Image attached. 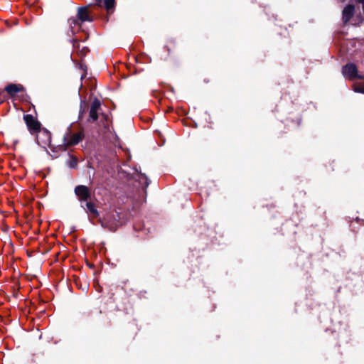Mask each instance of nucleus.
Here are the masks:
<instances>
[{
    "label": "nucleus",
    "instance_id": "20e7f679",
    "mask_svg": "<svg viewBox=\"0 0 364 364\" xmlns=\"http://www.w3.org/2000/svg\"><path fill=\"white\" fill-rule=\"evenodd\" d=\"M23 120L31 134L34 135L41 131V123L37 120V119H36L32 114H24Z\"/></svg>",
    "mask_w": 364,
    "mask_h": 364
},
{
    "label": "nucleus",
    "instance_id": "5701e85b",
    "mask_svg": "<svg viewBox=\"0 0 364 364\" xmlns=\"http://www.w3.org/2000/svg\"><path fill=\"white\" fill-rule=\"evenodd\" d=\"M82 316L86 318H89L91 316V312L83 313Z\"/></svg>",
    "mask_w": 364,
    "mask_h": 364
},
{
    "label": "nucleus",
    "instance_id": "7ed1b4c3",
    "mask_svg": "<svg viewBox=\"0 0 364 364\" xmlns=\"http://www.w3.org/2000/svg\"><path fill=\"white\" fill-rule=\"evenodd\" d=\"M120 215L117 211L107 215L103 219L99 218V223L103 228L109 229L112 232L117 230L120 224Z\"/></svg>",
    "mask_w": 364,
    "mask_h": 364
},
{
    "label": "nucleus",
    "instance_id": "f3484780",
    "mask_svg": "<svg viewBox=\"0 0 364 364\" xmlns=\"http://www.w3.org/2000/svg\"><path fill=\"white\" fill-rule=\"evenodd\" d=\"M356 18L358 20V23H355L353 25L356 26H360V24L363 22L364 18L360 14L356 16Z\"/></svg>",
    "mask_w": 364,
    "mask_h": 364
},
{
    "label": "nucleus",
    "instance_id": "0eeeda50",
    "mask_svg": "<svg viewBox=\"0 0 364 364\" xmlns=\"http://www.w3.org/2000/svg\"><path fill=\"white\" fill-rule=\"evenodd\" d=\"M101 107V102L97 98H95L92 101L90 112H89V118L87 121L89 122H95L98 119V110Z\"/></svg>",
    "mask_w": 364,
    "mask_h": 364
},
{
    "label": "nucleus",
    "instance_id": "9b49d317",
    "mask_svg": "<svg viewBox=\"0 0 364 364\" xmlns=\"http://www.w3.org/2000/svg\"><path fill=\"white\" fill-rule=\"evenodd\" d=\"M5 91L11 96L14 97L18 92L24 91V87L22 85L9 84L5 87Z\"/></svg>",
    "mask_w": 364,
    "mask_h": 364
},
{
    "label": "nucleus",
    "instance_id": "f257e3e1",
    "mask_svg": "<svg viewBox=\"0 0 364 364\" xmlns=\"http://www.w3.org/2000/svg\"><path fill=\"white\" fill-rule=\"evenodd\" d=\"M94 18L91 16L88 11L87 6L79 7L77 9L76 18H70L68 19V23L70 27V31L73 34H75L81 28V25L85 21L92 22Z\"/></svg>",
    "mask_w": 364,
    "mask_h": 364
},
{
    "label": "nucleus",
    "instance_id": "9d476101",
    "mask_svg": "<svg viewBox=\"0 0 364 364\" xmlns=\"http://www.w3.org/2000/svg\"><path fill=\"white\" fill-rule=\"evenodd\" d=\"M40 135L37 136L38 143L41 146L48 145L51 142V133L45 128L41 129L39 132Z\"/></svg>",
    "mask_w": 364,
    "mask_h": 364
},
{
    "label": "nucleus",
    "instance_id": "dca6fc26",
    "mask_svg": "<svg viewBox=\"0 0 364 364\" xmlns=\"http://www.w3.org/2000/svg\"><path fill=\"white\" fill-rule=\"evenodd\" d=\"M73 48L78 52L80 49V43L77 39H73Z\"/></svg>",
    "mask_w": 364,
    "mask_h": 364
},
{
    "label": "nucleus",
    "instance_id": "ddd939ff",
    "mask_svg": "<svg viewBox=\"0 0 364 364\" xmlns=\"http://www.w3.org/2000/svg\"><path fill=\"white\" fill-rule=\"evenodd\" d=\"M87 105L84 101H81L79 110V119H81L82 115L86 112Z\"/></svg>",
    "mask_w": 364,
    "mask_h": 364
},
{
    "label": "nucleus",
    "instance_id": "6e6552de",
    "mask_svg": "<svg viewBox=\"0 0 364 364\" xmlns=\"http://www.w3.org/2000/svg\"><path fill=\"white\" fill-rule=\"evenodd\" d=\"M355 6L349 4L342 11V21L344 25L348 23L355 14Z\"/></svg>",
    "mask_w": 364,
    "mask_h": 364
},
{
    "label": "nucleus",
    "instance_id": "f03ea898",
    "mask_svg": "<svg viewBox=\"0 0 364 364\" xmlns=\"http://www.w3.org/2000/svg\"><path fill=\"white\" fill-rule=\"evenodd\" d=\"M84 137L85 134L83 130H80L77 133L71 135V132L69 128L68 132L63 136V143L60 146V149H62L63 151H66L68 147L77 144L79 142L82 141Z\"/></svg>",
    "mask_w": 364,
    "mask_h": 364
},
{
    "label": "nucleus",
    "instance_id": "f8f14e48",
    "mask_svg": "<svg viewBox=\"0 0 364 364\" xmlns=\"http://www.w3.org/2000/svg\"><path fill=\"white\" fill-rule=\"evenodd\" d=\"M115 4V0H104L102 7L107 11V12H112Z\"/></svg>",
    "mask_w": 364,
    "mask_h": 364
},
{
    "label": "nucleus",
    "instance_id": "4be33fe9",
    "mask_svg": "<svg viewBox=\"0 0 364 364\" xmlns=\"http://www.w3.org/2000/svg\"><path fill=\"white\" fill-rule=\"evenodd\" d=\"M104 0H95V4L100 7H102V3Z\"/></svg>",
    "mask_w": 364,
    "mask_h": 364
},
{
    "label": "nucleus",
    "instance_id": "393cba45",
    "mask_svg": "<svg viewBox=\"0 0 364 364\" xmlns=\"http://www.w3.org/2000/svg\"><path fill=\"white\" fill-rule=\"evenodd\" d=\"M87 266L90 267V268H94L95 265L92 264H89L87 263Z\"/></svg>",
    "mask_w": 364,
    "mask_h": 364
},
{
    "label": "nucleus",
    "instance_id": "39448f33",
    "mask_svg": "<svg viewBox=\"0 0 364 364\" xmlns=\"http://www.w3.org/2000/svg\"><path fill=\"white\" fill-rule=\"evenodd\" d=\"M74 193L77 197L80 204L84 203L91 199L92 193L90 189L85 185H78L75 186Z\"/></svg>",
    "mask_w": 364,
    "mask_h": 364
},
{
    "label": "nucleus",
    "instance_id": "6ab92c4d",
    "mask_svg": "<svg viewBox=\"0 0 364 364\" xmlns=\"http://www.w3.org/2000/svg\"><path fill=\"white\" fill-rule=\"evenodd\" d=\"M140 178H143V179L145 180L146 186H149V179H148V178L146 177V176L145 174H142L141 173Z\"/></svg>",
    "mask_w": 364,
    "mask_h": 364
},
{
    "label": "nucleus",
    "instance_id": "aec40b11",
    "mask_svg": "<svg viewBox=\"0 0 364 364\" xmlns=\"http://www.w3.org/2000/svg\"><path fill=\"white\" fill-rule=\"evenodd\" d=\"M79 68H80L81 70H84L85 72H86V70H87V65H86L85 63H80L79 64ZM85 75H86V73H85Z\"/></svg>",
    "mask_w": 364,
    "mask_h": 364
},
{
    "label": "nucleus",
    "instance_id": "412c9836",
    "mask_svg": "<svg viewBox=\"0 0 364 364\" xmlns=\"http://www.w3.org/2000/svg\"><path fill=\"white\" fill-rule=\"evenodd\" d=\"M164 48L168 53V55L170 56L171 48L169 46L166 45L164 47Z\"/></svg>",
    "mask_w": 364,
    "mask_h": 364
},
{
    "label": "nucleus",
    "instance_id": "4468645a",
    "mask_svg": "<svg viewBox=\"0 0 364 364\" xmlns=\"http://www.w3.org/2000/svg\"><path fill=\"white\" fill-rule=\"evenodd\" d=\"M354 91L356 92L364 93V84L358 83L355 85Z\"/></svg>",
    "mask_w": 364,
    "mask_h": 364
},
{
    "label": "nucleus",
    "instance_id": "423d86ee",
    "mask_svg": "<svg viewBox=\"0 0 364 364\" xmlns=\"http://www.w3.org/2000/svg\"><path fill=\"white\" fill-rule=\"evenodd\" d=\"M342 73L343 75L347 76L352 80H364V76L358 75L357 66L353 63H348L345 65L342 68Z\"/></svg>",
    "mask_w": 364,
    "mask_h": 364
},
{
    "label": "nucleus",
    "instance_id": "2eb2a0df",
    "mask_svg": "<svg viewBox=\"0 0 364 364\" xmlns=\"http://www.w3.org/2000/svg\"><path fill=\"white\" fill-rule=\"evenodd\" d=\"M89 51L90 50L87 47H82L79 50L78 53L81 58H84Z\"/></svg>",
    "mask_w": 364,
    "mask_h": 364
},
{
    "label": "nucleus",
    "instance_id": "1a4fd4ad",
    "mask_svg": "<svg viewBox=\"0 0 364 364\" xmlns=\"http://www.w3.org/2000/svg\"><path fill=\"white\" fill-rule=\"evenodd\" d=\"M81 207L88 213L93 219H97L100 216V213L97 210L95 203L90 200L85 201L81 204Z\"/></svg>",
    "mask_w": 364,
    "mask_h": 364
},
{
    "label": "nucleus",
    "instance_id": "b1692460",
    "mask_svg": "<svg viewBox=\"0 0 364 364\" xmlns=\"http://www.w3.org/2000/svg\"><path fill=\"white\" fill-rule=\"evenodd\" d=\"M357 3L362 4L363 5V11L364 14V0H355Z\"/></svg>",
    "mask_w": 364,
    "mask_h": 364
},
{
    "label": "nucleus",
    "instance_id": "a211bd4d",
    "mask_svg": "<svg viewBox=\"0 0 364 364\" xmlns=\"http://www.w3.org/2000/svg\"><path fill=\"white\" fill-rule=\"evenodd\" d=\"M77 166V159L75 158H73V160L70 163V168H75Z\"/></svg>",
    "mask_w": 364,
    "mask_h": 364
}]
</instances>
